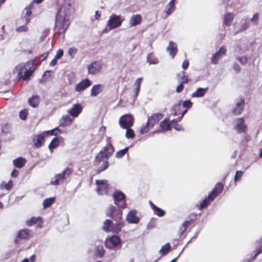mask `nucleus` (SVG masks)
Wrapping results in <instances>:
<instances>
[{
	"label": "nucleus",
	"mask_w": 262,
	"mask_h": 262,
	"mask_svg": "<svg viewBox=\"0 0 262 262\" xmlns=\"http://www.w3.org/2000/svg\"><path fill=\"white\" fill-rule=\"evenodd\" d=\"M160 127L163 132H167L171 129V123L168 118L164 119L160 123Z\"/></svg>",
	"instance_id": "obj_29"
},
{
	"label": "nucleus",
	"mask_w": 262,
	"mask_h": 262,
	"mask_svg": "<svg viewBox=\"0 0 262 262\" xmlns=\"http://www.w3.org/2000/svg\"><path fill=\"white\" fill-rule=\"evenodd\" d=\"M234 129L238 134H245L248 130V126L245 122L244 118H237L235 120Z\"/></svg>",
	"instance_id": "obj_13"
},
{
	"label": "nucleus",
	"mask_w": 262,
	"mask_h": 262,
	"mask_svg": "<svg viewBox=\"0 0 262 262\" xmlns=\"http://www.w3.org/2000/svg\"><path fill=\"white\" fill-rule=\"evenodd\" d=\"M122 21L123 20H121L120 15L113 14L107 21L106 27H108L109 30H112L120 27Z\"/></svg>",
	"instance_id": "obj_11"
},
{
	"label": "nucleus",
	"mask_w": 262,
	"mask_h": 262,
	"mask_svg": "<svg viewBox=\"0 0 262 262\" xmlns=\"http://www.w3.org/2000/svg\"><path fill=\"white\" fill-rule=\"evenodd\" d=\"M62 133V131L58 127H56L50 130L43 132L42 134L45 136H57L58 134Z\"/></svg>",
	"instance_id": "obj_40"
},
{
	"label": "nucleus",
	"mask_w": 262,
	"mask_h": 262,
	"mask_svg": "<svg viewBox=\"0 0 262 262\" xmlns=\"http://www.w3.org/2000/svg\"><path fill=\"white\" fill-rule=\"evenodd\" d=\"M17 237L21 239H29L31 237L30 230L25 229L19 230L17 233Z\"/></svg>",
	"instance_id": "obj_33"
},
{
	"label": "nucleus",
	"mask_w": 262,
	"mask_h": 262,
	"mask_svg": "<svg viewBox=\"0 0 262 262\" xmlns=\"http://www.w3.org/2000/svg\"><path fill=\"white\" fill-rule=\"evenodd\" d=\"M142 80V79L141 78H138L136 80V81L134 83V85L136 86L135 91V93H136V96H137L138 95V93L140 91V85H141V83Z\"/></svg>",
	"instance_id": "obj_50"
},
{
	"label": "nucleus",
	"mask_w": 262,
	"mask_h": 262,
	"mask_svg": "<svg viewBox=\"0 0 262 262\" xmlns=\"http://www.w3.org/2000/svg\"><path fill=\"white\" fill-rule=\"evenodd\" d=\"M128 149H129V147H126L123 149L118 151L116 153V155H115L116 157L117 158H122L125 155V154L128 151Z\"/></svg>",
	"instance_id": "obj_49"
},
{
	"label": "nucleus",
	"mask_w": 262,
	"mask_h": 262,
	"mask_svg": "<svg viewBox=\"0 0 262 262\" xmlns=\"http://www.w3.org/2000/svg\"><path fill=\"white\" fill-rule=\"evenodd\" d=\"M147 61L150 64H156L158 63L159 60L155 56L153 52L150 53L147 56Z\"/></svg>",
	"instance_id": "obj_41"
},
{
	"label": "nucleus",
	"mask_w": 262,
	"mask_h": 262,
	"mask_svg": "<svg viewBox=\"0 0 262 262\" xmlns=\"http://www.w3.org/2000/svg\"><path fill=\"white\" fill-rule=\"evenodd\" d=\"M233 69L238 73L240 72L241 71V67L237 63H234L233 64Z\"/></svg>",
	"instance_id": "obj_64"
},
{
	"label": "nucleus",
	"mask_w": 262,
	"mask_h": 262,
	"mask_svg": "<svg viewBox=\"0 0 262 262\" xmlns=\"http://www.w3.org/2000/svg\"><path fill=\"white\" fill-rule=\"evenodd\" d=\"M224 188V185L221 182L217 183L213 190L209 193V197L214 199L219 196L223 191Z\"/></svg>",
	"instance_id": "obj_17"
},
{
	"label": "nucleus",
	"mask_w": 262,
	"mask_h": 262,
	"mask_svg": "<svg viewBox=\"0 0 262 262\" xmlns=\"http://www.w3.org/2000/svg\"><path fill=\"white\" fill-rule=\"evenodd\" d=\"M181 103H179L174 105L172 108L173 115L174 116H178L180 114L182 115V112L181 111Z\"/></svg>",
	"instance_id": "obj_47"
},
{
	"label": "nucleus",
	"mask_w": 262,
	"mask_h": 262,
	"mask_svg": "<svg viewBox=\"0 0 262 262\" xmlns=\"http://www.w3.org/2000/svg\"><path fill=\"white\" fill-rule=\"evenodd\" d=\"M126 220L129 223H138L139 222V219L137 216L136 211L135 210L130 211L127 215Z\"/></svg>",
	"instance_id": "obj_24"
},
{
	"label": "nucleus",
	"mask_w": 262,
	"mask_h": 262,
	"mask_svg": "<svg viewBox=\"0 0 262 262\" xmlns=\"http://www.w3.org/2000/svg\"><path fill=\"white\" fill-rule=\"evenodd\" d=\"M213 200V198H212L211 196L209 197V194H208V196L206 197L203 201H202L200 204L197 206L198 209L200 210L203 209L204 208L207 207L209 205H210Z\"/></svg>",
	"instance_id": "obj_25"
},
{
	"label": "nucleus",
	"mask_w": 262,
	"mask_h": 262,
	"mask_svg": "<svg viewBox=\"0 0 262 262\" xmlns=\"http://www.w3.org/2000/svg\"><path fill=\"white\" fill-rule=\"evenodd\" d=\"M192 102L190 100H186L183 101L182 106L183 107L186 108V109L182 111V116L180 117L179 120H181L182 119L184 115L187 113V110L191 108L192 106Z\"/></svg>",
	"instance_id": "obj_38"
},
{
	"label": "nucleus",
	"mask_w": 262,
	"mask_h": 262,
	"mask_svg": "<svg viewBox=\"0 0 262 262\" xmlns=\"http://www.w3.org/2000/svg\"><path fill=\"white\" fill-rule=\"evenodd\" d=\"M116 228H117L116 225L114 224L112 220L107 219L103 223L102 229L106 232H112L114 233L118 234L121 230H116Z\"/></svg>",
	"instance_id": "obj_15"
},
{
	"label": "nucleus",
	"mask_w": 262,
	"mask_h": 262,
	"mask_svg": "<svg viewBox=\"0 0 262 262\" xmlns=\"http://www.w3.org/2000/svg\"><path fill=\"white\" fill-rule=\"evenodd\" d=\"M74 12L72 0H64L57 12L55 18V28L59 34L64 35L70 25L69 15Z\"/></svg>",
	"instance_id": "obj_1"
},
{
	"label": "nucleus",
	"mask_w": 262,
	"mask_h": 262,
	"mask_svg": "<svg viewBox=\"0 0 262 262\" xmlns=\"http://www.w3.org/2000/svg\"><path fill=\"white\" fill-rule=\"evenodd\" d=\"M175 0H171L166 7L165 13L169 15L171 14L175 9Z\"/></svg>",
	"instance_id": "obj_39"
},
{
	"label": "nucleus",
	"mask_w": 262,
	"mask_h": 262,
	"mask_svg": "<svg viewBox=\"0 0 262 262\" xmlns=\"http://www.w3.org/2000/svg\"><path fill=\"white\" fill-rule=\"evenodd\" d=\"M95 184L97 185L96 192L99 195L107 194L110 188L108 181L106 180H96Z\"/></svg>",
	"instance_id": "obj_9"
},
{
	"label": "nucleus",
	"mask_w": 262,
	"mask_h": 262,
	"mask_svg": "<svg viewBox=\"0 0 262 262\" xmlns=\"http://www.w3.org/2000/svg\"><path fill=\"white\" fill-rule=\"evenodd\" d=\"M235 106L232 109V113L235 116L241 115L245 107V100L241 97L235 100Z\"/></svg>",
	"instance_id": "obj_14"
},
{
	"label": "nucleus",
	"mask_w": 262,
	"mask_h": 262,
	"mask_svg": "<svg viewBox=\"0 0 262 262\" xmlns=\"http://www.w3.org/2000/svg\"><path fill=\"white\" fill-rule=\"evenodd\" d=\"M28 103L33 107H37L39 104V97L38 95L33 96L28 100Z\"/></svg>",
	"instance_id": "obj_37"
},
{
	"label": "nucleus",
	"mask_w": 262,
	"mask_h": 262,
	"mask_svg": "<svg viewBox=\"0 0 262 262\" xmlns=\"http://www.w3.org/2000/svg\"><path fill=\"white\" fill-rule=\"evenodd\" d=\"M114 204L119 208H125L126 207V196L124 193L119 190H116L113 193Z\"/></svg>",
	"instance_id": "obj_7"
},
{
	"label": "nucleus",
	"mask_w": 262,
	"mask_h": 262,
	"mask_svg": "<svg viewBox=\"0 0 262 262\" xmlns=\"http://www.w3.org/2000/svg\"><path fill=\"white\" fill-rule=\"evenodd\" d=\"M26 162L27 161L26 159L23 157H19L13 161V164L14 166L18 168L23 167L25 165Z\"/></svg>",
	"instance_id": "obj_34"
},
{
	"label": "nucleus",
	"mask_w": 262,
	"mask_h": 262,
	"mask_svg": "<svg viewBox=\"0 0 262 262\" xmlns=\"http://www.w3.org/2000/svg\"><path fill=\"white\" fill-rule=\"evenodd\" d=\"M59 139L57 137L54 138L49 145V148L50 150L56 148L59 145Z\"/></svg>",
	"instance_id": "obj_44"
},
{
	"label": "nucleus",
	"mask_w": 262,
	"mask_h": 262,
	"mask_svg": "<svg viewBox=\"0 0 262 262\" xmlns=\"http://www.w3.org/2000/svg\"><path fill=\"white\" fill-rule=\"evenodd\" d=\"M110 139L111 138L110 137L107 138V145L103 147L95 157V162L97 164H99L100 162L103 161L104 159H105V160L103 161L101 166L96 170V173L97 174L100 173L102 171L105 170L108 168L109 163L107 160L115 151L114 147L112 145Z\"/></svg>",
	"instance_id": "obj_2"
},
{
	"label": "nucleus",
	"mask_w": 262,
	"mask_h": 262,
	"mask_svg": "<svg viewBox=\"0 0 262 262\" xmlns=\"http://www.w3.org/2000/svg\"><path fill=\"white\" fill-rule=\"evenodd\" d=\"M92 85V82L88 78L84 79L77 83L75 88L76 92H81L86 89Z\"/></svg>",
	"instance_id": "obj_18"
},
{
	"label": "nucleus",
	"mask_w": 262,
	"mask_h": 262,
	"mask_svg": "<svg viewBox=\"0 0 262 262\" xmlns=\"http://www.w3.org/2000/svg\"><path fill=\"white\" fill-rule=\"evenodd\" d=\"M104 89V86L101 84L94 85L91 90V96L96 97L101 93Z\"/></svg>",
	"instance_id": "obj_26"
},
{
	"label": "nucleus",
	"mask_w": 262,
	"mask_h": 262,
	"mask_svg": "<svg viewBox=\"0 0 262 262\" xmlns=\"http://www.w3.org/2000/svg\"><path fill=\"white\" fill-rule=\"evenodd\" d=\"M189 64V61L187 60H185L182 63V67L183 69H184V70H186L188 68Z\"/></svg>",
	"instance_id": "obj_63"
},
{
	"label": "nucleus",
	"mask_w": 262,
	"mask_h": 262,
	"mask_svg": "<svg viewBox=\"0 0 262 262\" xmlns=\"http://www.w3.org/2000/svg\"><path fill=\"white\" fill-rule=\"evenodd\" d=\"M51 71H50V70H47L43 73V78L45 80H47V79L50 78L51 77Z\"/></svg>",
	"instance_id": "obj_61"
},
{
	"label": "nucleus",
	"mask_w": 262,
	"mask_h": 262,
	"mask_svg": "<svg viewBox=\"0 0 262 262\" xmlns=\"http://www.w3.org/2000/svg\"><path fill=\"white\" fill-rule=\"evenodd\" d=\"M63 54V51L60 49H58L57 51L56 55L54 57H55L56 59H58L62 56Z\"/></svg>",
	"instance_id": "obj_60"
},
{
	"label": "nucleus",
	"mask_w": 262,
	"mask_h": 262,
	"mask_svg": "<svg viewBox=\"0 0 262 262\" xmlns=\"http://www.w3.org/2000/svg\"><path fill=\"white\" fill-rule=\"evenodd\" d=\"M33 7V4H30L24 9V11H25L24 18H25L26 24H28L30 21L31 16L32 14V9Z\"/></svg>",
	"instance_id": "obj_30"
},
{
	"label": "nucleus",
	"mask_w": 262,
	"mask_h": 262,
	"mask_svg": "<svg viewBox=\"0 0 262 262\" xmlns=\"http://www.w3.org/2000/svg\"><path fill=\"white\" fill-rule=\"evenodd\" d=\"M26 224L28 226H32L37 224V227L41 228L42 227L43 221L41 217H32L26 221Z\"/></svg>",
	"instance_id": "obj_21"
},
{
	"label": "nucleus",
	"mask_w": 262,
	"mask_h": 262,
	"mask_svg": "<svg viewBox=\"0 0 262 262\" xmlns=\"http://www.w3.org/2000/svg\"><path fill=\"white\" fill-rule=\"evenodd\" d=\"M184 89V84L180 83L177 86L176 91L178 93H180L183 91Z\"/></svg>",
	"instance_id": "obj_62"
},
{
	"label": "nucleus",
	"mask_w": 262,
	"mask_h": 262,
	"mask_svg": "<svg viewBox=\"0 0 262 262\" xmlns=\"http://www.w3.org/2000/svg\"><path fill=\"white\" fill-rule=\"evenodd\" d=\"M102 66L103 62L101 61H95L88 65V73L93 75H96L101 71Z\"/></svg>",
	"instance_id": "obj_10"
},
{
	"label": "nucleus",
	"mask_w": 262,
	"mask_h": 262,
	"mask_svg": "<svg viewBox=\"0 0 262 262\" xmlns=\"http://www.w3.org/2000/svg\"><path fill=\"white\" fill-rule=\"evenodd\" d=\"M44 135L39 134L36 135L33 139L34 146L39 148L41 147L45 143Z\"/></svg>",
	"instance_id": "obj_28"
},
{
	"label": "nucleus",
	"mask_w": 262,
	"mask_h": 262,
	"mask_svg": "<svg viewBox=\"0 0 262 262\" xmlns=\"http://www.w3.org/2000/svg\"><path fill=\"white\" fill-rule=\"evenodd\" d=\"M208 90V88H199L196 89L195 92L191 94L192 97H202L205 95Z\"/></svg>",
	"instance_id": "obj_35"
},
{
	"label": "nucleus",
	"mask_w": 262,
	"mask_h": 262,
	"mask_svg": "<svg viewBox=\"0 0 262 262\" xmlns=\"http://www.w3.org/2000/svg\"><path fill=\"white\" fill-rule=\"evenodd\" d=\"M28 111L26 109L21 110L19 112V117L22 120H26L28 116Z\"/></svg>",
	"instance_id": "obj_55"
},
{
	"label": "nucleus",
	"mask_w": 262,
	"mask_h": 262,
	"mask_svg": "<svg viewBox=\"0 0 262 262\" xmlns=\"http://www.w3.org/2000/svg\"><path fill=\"white\" fill-rule=\"evenodd\" d=\"M171 250V246L169 243H166L163 245L159 252L161 253L162 256H164L169 252Z\"/></svg>",
	"instance_id": "obj_43"
},
{
	"label": "nucleus",
	"mask_w": 262,
	"mask_h": 262,
	"mask_svg": "<svg viewBox=\"0 0 262 262\" xmlns=\"http://www.w3.org/2000/svg\"><path fill=\"white\" fill-rule=\"evenodd\" d=\"M105 246L107 249H113L114 248L121 247V239L119 236L114 235L107 237L105 241Z\"/></svg>",
	"instance_id": "obj_8"
},
{
	"label": "nucleus",
	"mask_w": 262,
	"mask_h": 262,
	"mask_svg": "<svg viewBox=\"0 0 262 262\" xmlns=\"http://www.w3.org/2000/svg\"><path fill=\"white\" fill-rule=\"evenodd\" d=\"M29 30L28 27L27 25H22L20 26L17 28H16V31L17 32H27Z\"/></svg>",
	"instance_id": "obj_54"
},
{
	"label": "nucleus",
	"mask_w": 262,
	"mask_h": 262,
	"mask_svg": "<svg viewBox=\"0 0 262 262\" xmlns=\"http://www.w3.org/2000/svg\"><path fill=\"white\" fill-rule=\"evenodd\" d=\"M106 214L107 216L111 217L115 222V224L117 227V228H116V230H121L124 225L122 210L115 206H111L108 207Z\"/></svg>",
	"instance_id": "obj_4"
},
{
	"label": "nucleus",
	"mask_w": 262,
	"mask_h": 262,
	"mask_svg": "<svg viewBox=\"0 0 262 262\" xmlns=\"http://www.w3.org/2000/svg\"><path fill=\"white\" fill-rule=\"evenodd\" d=\"M244 172L241 170H238L236 172L234 180L235 181L239 180L243 175Z\"/></svg>",
	"instance_id": "obj_56"
},
{
	"label": "nucleus",
	"mask_w": 262,
	"mask_h": 262,
	"mask_svg": "<svg viewBox=\"0 0 262 262\" xmlns=\"http://www.w3.org/2000/svg\"><path fill=\"white\" fill-rule=\"evenodd\" d=\"M258 246L250 254V256L248 259V262L254 260L256 257L262 253V238L256 242Z\"/></svg>",
	"instance_id": "obj_16"
},
{
	"label": "nucleus",
	"mask_w": 262,
	"mask_h": 262,
	"mask_svg": "<svg viewBox=\"0 0 262 262\" xmlns=\"http://www.w3.org/2000/svg\"><path fill=\"white\" fill-rule=\"evenodd\" d=\"M150 128H151L150 127V124L149 123H148V121H147L145 125L143 126L141 128V129L140 130V133L141 134H143L146 133L149 130Z\"/></svg>",
	"instance_id": "obj_51"
},
{
	"label": "nucleus",
	"mask_w": 262,
	"mask_h": 262,
	"mask_svg": "<svg viewBox=\"0 0 262 262\" xmlns=\"http://www.w3.org/2000/svg\"><path fill=\"white\" fill-rule=\"evenodd\" d=\"M73 171V169L67 168L62 173L56 174L51 180V183L54 185H57L63 182V180L70 177Z\"/></svg>",
	"instance_id": "obj_5"
},
{
	"label": "nucleus",
	"mask_w": 262,
	"mask_h": 262,
	"mask_svg": "<svg viewBox=\"0 0 262 262\" xmlns=\"http://www.w3.org/2000/svg\"><path fill=\"white\" fill-rule=\"evenodd\" d=\"M166 50L172 58H174L178 51L177 44L172 41H170Z\"/></svg>",
	"instance_id": "obj_22"
},
{
	"label": "nucleus",
	"mask_w": 262,
	"mask_h": 262,
	"mask_svg": "<svg viewBox=\"0 0 262 262\" xmlns=\"http://www.w3.org/2000/svg\"><path fill=\"white\" fill-rule=\"evenodd\" d=\"M73 121V119L71 118L69 116L66 115L65 116H63L62 118V122L60 125L64 126H67L71 124Z\"/></svg>",
	"instance_id": "obj_45"
},
{
	"label": "nucleus",
	"mask_w": 262,
	"mask_h": 262,
	"mask_svg": "<svg viewBox=\"0 0 262 262\" xmlns=\"http://www.w3.org/2000/svg\"><path fill=\"white\" fill-rule=\"evenodd\" d=\"M259 19V14L258 13H256L254 14L253 17L251 18V21L254 23L256 25L258 24V21Z\"/></svg>",
	"instance_id": "obj_59"
},
{
	"label": "nucleus",
	"mask_w": 262,
	"mask_h": 262,
	"mask_svg": "<svg viewBox=\"0 0 262 262\" xmlns=\"http://www.w3.org/2000/svg\"><path fill=\"white\" fill-rule=\"evenodd\" d=\"M149 204L155 214L160 217L163 216L165 214V212L164 210L156 206L151 201H149Z\"/></svg>",
	"instance_id": "obj_31"
},
{
	"label": "nucleus",
	"mask_w": 262,
	"mask_h": 262,
	"mask_svg": "<svg viewBox=\"0 0 262 262\" xmlns=\"http://www.w3.org/2000/svg\"><path fill=\"white\" fill-rule=\"evenodd\" d=\"M54 198H50L44 200L43 202V206L44 208H47L51 206L55 202Z\"/></svg>",
	"instance_id": "obj_46"
},
{
	"label": "nucleus",
	"mask_w": 262,
	"mask_h": 262,
	"mask_svg": "<svg viewBox=\"0 0 262 262\" xmlns=\"http://www.w3.org/2000/svg\"><path fill=\"white\" fill-rule=\"evenodd\" d=\"M33 63L27 62L25 64H19L15 68V70L17 72L16 79L18 81L23 80V81H28L30 80L33 73L35 70V68H32Z\"/></svg>",
	"instance_id": "obj_3"
},
{
	"label": "nucleus",
	"mask_w": 262,
	"mask_h": 262,
	"mask_svg": "<svg viewBox=\"0 0 262 262\" xmlns=\"http://www.w3.org/2000/svg\"><path fill=\"white\" fill-rule=\"evenodd\" d=\"M135 119L130 114L121 116L119 119V124L122 128H130L134 123Z\"/></svg>",
	"instance_id": "obj_6"
},
{
	"label": "nucleus",
	"mask_w": 262,
	"mask_h": 262,
	"mask_svg": "<svg viewBox=\"0 0 262 262\" xmlns=\"http://www.w3.org/2000/svg\"><path fill=\"white\" fill-rule=\"evenodd\" d=\"M234 18V14L233 13L229 12L227 13L224 18V24L227 27L231 25Z\"/></svg>",
	"instance_id": "obj_32"
},
{
	"label": "nucleus",
	"mask_w": 262,
	"mask_h": 262,
	"mask_svg": "<svg viewBox=\"0 0 262 262\" xmlns=\"http://www.w3.org/2000/svg\"><path fill=\"white\" fill-rule=\"evenodd\" d=\"M237 59L242 64H245L249 59L247 56L238 57Z\"/></svg>",
	"instance_id": "obj_57"
},
{
	"label": "nucleus",
	"mask_w": 262,
	"mask_h": 262,
	"mask_svg": "<svg viewBox=\"0 0 262 262\" xmlns=\"http://www.w3.org/2000/svg\"><path fill=\"white\" fill-rule=\"evenodd\" d=\"M200 215V214H198L195 213H191L188 215V220L184 221L180 228V233L181 235L186 231L188 226L193 224L194 222L198 219V215Z\"/></svg>",
	"instance_id": "obj_12"
},
{
	"label": "nucleus",
	"mask_w": 262,
	"mask_h": 262,
	"mask_svg": "<svg viewBox=\"0 0 262 262\" xmlns=\"http://www.w3.org/2000/svg\"><path fill=\"white\" fill-rule=\"evenodd\" d=\"M163 114L160 113H156L152 114L148 118L147 121L150 124V127H153L155 124L159 122L163 117Z\"/></svg>",
	"instance_id": "obj_20"
},
{
	"label": "nucleus",
	"mask_w": 262,
	"mask_h": 262,
	"mask_svg": "<svg viewBox=\"0 0 262 262\" xmlns=\"http://www.w3.org/2000/svg\"><path fill=\"white\" fill-rule=\"evenodd\" d=\"M227 49L224 46L221 47L218 51L214 53L211 58V62L213 64L217 63L218 60L222 55H226Z\"/></svg>",
	"instance_id": "obj_19"
},
{
	"label": "nucleus",
	"mask_w": 262,
	"mask_h": 262,
	"mask_svg": "<svg viewBox=\"0 0 262 262\" xmlns=\"http://www.w3.org/2000/svg\"><path fill=\"white\" fill-rule=\"evenodd\" d=\"M82 107L79 103H76L70 110L69 113L73 117H77L82 112Z\"/></svg>",
	"instance_id": "obj_23"
},
{
	"label": "nucleus",
	"mask_w": 262,
	"mask_h": 262,
	"mask_svg": "<svg viewBox=\"0 0 262 262\" xmlns=\"http://www.w3.org/2000/svg\"><path fill=\"white\" fill-rule=\"evenodd\" d=\"M11 129V125L9 123H6L2 128V131L5 134L10 133Z\"/></svg>",
	"instance_id": "obj_53"
},
{
	"label": "nucleus",
	"mask_w": 262,
	"mask_h": 262,
	"mask_svg": "<svg viewBox=\"0 0 262 262\" xmlns=\"http://www.w3.org/2000/svg\"><path fill=\"white\" fill-rule=\"evenodd\" d=\"M142 16L140 14L133 15L129 19V26L131 27L136 26L141 24Z\"/></svg>",
	"instance_id": "obj_27"
},
{
	"label": "nucleus",
	"mask_w": 262,
	"mask_h": 262,
	"mask_svg": "<svg viewBox=\"0 0 262 262\" xmlns=\"http://www.w3.org/2000/svg\"><path fill=\"white\" fill-rule=\"evenodd\" d=\"M77 52V50L75 48H70L69 49L68 54L71 56V58H73Z\"/></svg>",
	"instance_id": "obj_58"
},
{
	"label": "nucleus",
	"mask_w": 262,
	"mask_h": 262,
	"mask_svg": "<svg viewBox=\"0 0 262 262\" xmlns=\"http://www.w3.org/2000/svg\"><path fill=\"white\" fill-rule=\"evenodd\" d=\"M105 253V250L102 246H97L96 247L95 255L100 257L103 256Z\"/></svg>",
	"instance_id": "obj_48"
},
{
	"label": "nucleus",
	"mask_w": 262,
	"mask_h": 262,
	"mask_svg": "<svg viewBox=\"0 0 262 262\" xmlns=\"http://www.w3.org/2000/svg\"><path fill=\"white\" fill-rule=\"evenodd\" d=\"M126 129L125 137L128 139H133L135 137V134L133 129L130 128H125Z\"/></svg>",
	"instance_id": "obj_52"
},
{
	"label": "nucleus",
	"mask_w": 262,
	"mask_h": 262,
	"mask_svg": "<svg viewBox=\"0 0 262 262\" xmlns=\"http://www.w3.org/2000/svg\"><path fill=\"white\" fill-rule=\"evenodd\" d=\"M177 77L178 78V81L179 83L182 84H187L189 82V79L188 76L186 74L185 71H182L181 73H178L177 74Z\"/></svg>",
	"instance_id": "obj_36"
},
{
	"label": "nucleus",
	"mask_w": 262,
	"mask_h": 262,
	"mask_svg": "<svg viewBox=\"0 0 262 262\" xmlns=\"http://www.w3.org/2000/svg\"><path fill=\"white\" fill-rule=\"evenodd\" d=\"M13 185L12 180H10L8 183L3 181L0 184V189L2 190L5 189L7 190H10L13 187Z\"/></svg>",
	"instance_id": "obj_42"
}]
</instances>
